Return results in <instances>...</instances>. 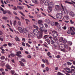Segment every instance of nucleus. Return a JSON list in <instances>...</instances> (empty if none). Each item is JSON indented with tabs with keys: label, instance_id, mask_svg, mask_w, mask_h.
I'll return each mask as SVG.
<instances>
[{
	"label": "nucleus",
	"instance_id": "0e129e2a",
	"mask_svg": "<svg viewBox=\"0 0 75 75\" xmlns=\"http://www.w3.org/2000/svg\"><path fill=\"white\" fill-rule=\"evenodd\" d=\"M47 54L48 56H50V55H51V53L50 52H48L47 53Z\"/></svg>",
	"mask_w": 75,
	"mask_h": 75
},
{
	"label": "nucleus",
	"instance_id": "f3484780",
	"mask_svg": "<svg viewBox=\"0 0 75 75\" xmlns=\"http://www.w3.org/2000/svg\"><path fill=\"white\" fill-rule=\"evenodd\" d=\"M49 36H50V35H46L44 36L43 38V39H46Z\"/></svg>",
	"mask_w": 75,
	"mask_h": 75
},
{
	"label": "nucleus",
	"instance_id": "a18cd8bd",
	"mask_svg": "<svg viewBox=\"0 0 75 75\" xmlns=\"http://www.w3.org/2000/svg\"><path fill=\"white\" fill-rule=\"evenodd\" d=\"M63 43L64 44H66L67 42V41L66 40H63Z\"/></svg>",
	"mask_w": 75,
	"mask_h": 75
},
{
	"label": "nucleus",
	"instance_id": "e433bc0d",
	"mask_svg": "<svg viewBox=\"0 0 75 75\" xmlns=\"http://www.w3.org/2000/svg\"><path fill=\"white\" fill-rule=\"evenodd\" d=\"M33 3H34L35 4H38V1L37 0H36L35 1H33Z\"/></svg>",
	"mask_w": 75,
	"mask_h": 75
},
{
	"label": "nucleus",
	"instance_id": "bb28decb",
	"mask_svg": "<svg viewBox=\"0 0 75 75\" xmlns=\"http://www.w3.org/2000/svg\"><path fill=\"white\" fill-rule=\"evenodd\" d=\"M40 0V3L41 4H43L44 3V1H45V0Z\"/></svg>",
	"mask_w": 75,
	"mask_h": 75
},
{
	"label": "nucleus",
	"instance_id": "ddd939ff",
	"mask_svg": "<svg viewBox=\"0 0 75 75\" xmlns=\"http://www.w3.org/2000/svg\"><path fill=\"white\" fill-rule=\"evenodd\" d=\"M23 32H24L25 34H27L28 33V30L26 28H24L23 29Z\"/></svg>",
	"mask_w": 75,
	"mask_h": 75
},
{
	"label": "nucleus",
	"instance_id": "864d4df0",
	"mask_svg": "<svg viewBox=\"0 0 75 75\" xmlns=\"http://www.w3.org/2000/svg\"><path fill=\"white\" fill-rule=\"evenodd\" d=\"M8 18L6 17H2V19L4 20H7Z\"/></svg>",
	"mask_w": 75,
	"mask_h": 75
},
{
	"label": "nucleus",
	"instance_id": "c9c22d12",
	"mask_svg": "<svg viewBox=\"0 0 75 75\" xmlns=\"http://www.w3.org/2000/svg\"><path fill=\"white\" fill-rule=\"evenodd\" d=\"M59 41L61 42H62L63 41V38H61L59 39Z\"/></svg>",
	"mask_w": 75,
	"mask_h": 75
},
{
	"label": "nucleus",
	"instance_id": "49530a36",
	"mask_svg": "<svg viewBox=\"0 0 75 75\" xmlns=\"http://www.w3.org/2000/svg\"><path fill=\"white\" fill-rule=\"evenodd\" d=\"M68 43L69 45H71L72 44V42H68Z\"/></svg>",
	"mask_w": 75,
	"mask_h": 75
},
{
	"label": "nucleus",
	"instance_id": "c03bdc74",
	"mask_svg": "<svg viewBox=\"0 0 75 75\" xmlns=\"http://www.w3.org/2000/svg\"><path fill=\"white\" fill-rule=\"evenodd\" d=\"M33 27L35 28H36V29H37V30H38V26L34 25Z\"/></svg>",
	"mask_w": 75,
	"mask_h": 75
},
{
	"label": "nucleus",
	"instance_id": "4c0bfd02",
	"mask_svg": "<svg viewBox=\"0 0 75 75\" xmlns=\"http://www.w3.org/2000/svg\"><path fill=\"white\" fill-rule=\"evenodd\" d=\"M18 25L19 26H21V22L20 21H19L18 23Z\"/></svg>",
	"mask_w": 75,
	"mask_h": 75
},
{
	"label": "nucleus",
	"instance_id": "4d7b16f0",
	"mask_svg": "<svg viewBox=\"0 0 75 75\" xmlns=\"http://www.w3.org/2000/svg\"><path fill=\"white\" fill-rule=\"evenodd\" d=\"M52 38L55 41H57V37H55L54 38Z\"/></svg>",
	"mask_w": 75,
	"mask_h": 75
},
{
	"label": "nucleus",
	"instance_id": "58836bf2",
	"mask_svg": "<svg viewBox=\"0 0 75 75\" xmlns=\"http://www.w3.org/2000/svg\"><path fill=\"white\" fill-rule=\"evenodd\" d=\"M16 55H17V57H19V58H21V57H22V56L21 55L19 54H16Z\"/></svg>",
	"mask_w": 75,
	"mask_h": 75
},
{
	"label": "nucleus",
	"instance_id": "6e6d98bb",
	"mask_svg": "<svg viewBox=\"0 0 75 75\" xmlns=\"http://www.w3.org/2000/svg\"><path fill=\"white\" fill-rule=\"evenodd\" d=\"M22 45L23 46V47H25V43L24 42H22Z\"/></svg>",
	"mask_w": 75,
	"mask_h": 75
},
{
	"label": "nucleus",
	"instance_id": "774afa93",
	"mask_svg": "<svg viewBox=\"0 0 75 75\" xmlns=\"http://www.w3.org/2000/svg\"><path fill=\"white\" fill-rule=\"evenodd\" d=\"M70 22L71 24H73L74 23L73 21H72V20H70Z\"/></svg>",
	"mask_w": 75,
	"mask_h": 75
},
{
	"label": "nucleus",
	"instance_id": "2f4dec72",
	"mask_svg": "<svg viewBox=\"0 0 75 75\" xmlns=\"http://www.w3.org/2000/svg\"><path fill=\"white\" fill-rule=\"evenodd\" d=\"M71 35H75V32L72 29V31H71Z\"/></svg>",
	"mask_w": 75,
	"mask_h": 75
},
{
	"label": "nucleus",
	"instance_id": "052dcab7",
	"mask_svg": "<svg viewBox=\"0 0 75 75\" xmlns=\"http://www.w3.org/2000/svg\"><path fill=\"white\" fill-rule=\"evenodd\" d=\"M8 45L9 47H11L12 45V44L9 42L8 44Z\"/></svg>",
	"mask_w": 75,
	"mask_h": 75
},
{
	"label": "nucleus",
	"instance_id": "7c9ffc66",
	"mask_svg": "<svg viewBox=\"0 0 75 75\" xmlns=\"http://www.w3.org/2000/svg\"><path fill=\"white\" fill-rule=\"evenodd\" d=\"M2 51H1V52L2 54H5L6 53V52H5V50L4 49H2Z\"/></svg>",
	"mask_w": 75,
	"mask_h": 75
},
{
	"label": "nucleus",
	"instance_id": "423d86ee",
	"mask_svg": "<svg viewBox=\"0 0 75 75\" xmlns=\"http://www.w3.org/2000/svg\"><path fill=\"white\" fill-rule=\"evenodd\" d=\"M69 13L70 16L72 17H74L75 16V14H74V13L71 11H69Z\"/></svg>",
	"mask_w": 75,
	"mask_h": 75
},
{
	"label": "nucleus",
	"instance_id": "69168bd1",
	"mask_svg": "<svg viewBox=\"0 0 75 75\" xmlns=\"http://www.w3.org/2000/svg\"><path fill=\"white\" fill-rule=\"evenodd\" d=\"M13 14H15V15H17V13H16V12L14 11H13Z\"/></svg>",
	"mask_w": 75,
	"mask_h": 75
},
{
	"label": "nucleus",
	"instance_id": "6ab92c4d",
	"mask_svg": "<svg viewBox=\"0 0 75 75\" xmlns=\"http://www.w3.org/2000/svg\"><path fill=\"white\" fill-rule=\"evenodd\" d=\"M30 36L31 37H34V33L33 32H31L30 34Z\"/></svg>",
	"mask_w": 75,
	"mask_h": 75
},
{
	"label": "nucleus",
	"instance_id": "7ed1b4c3",
	"mask_svg": "<svg viewBox=\"0 0 75 75\" xmlns=\"http://www.w3.org/2000/svg\"><path fill=\"white\" fill-rule=\"evenodd\" d=\"M59 23L57 21L52 22V26H56L58 27V26H59Z\"/></svg>",
	"mask_w": 75,
	"mask_h": 75
},
{
	"label": "nucleus",
	"instance_id": "f257e3e1",
	"mask_svg": "<svg viewBox=\"0 0 75 75\" xmlns=\"http://www.w3.org/2000/svg\"><path fill=\"white\" fill-rule=\"evenodd\" d=\"M39 26L40 27L39 28V30L41 32L44 33L45 34H47V30L45 29L44 28V26H43V24H42L43 21L41 20H39L38 21Z\"/></svg>",
	"mask_w": 75,
	"mask_h": 75
},
{
	"label": "nucleus",
	"instance_id": "bf43d9fd",
	"mask_svg": "<svg viewBox=\"0 0 75 75\" xmlns=\"http://www.w3.org/2000/svg\"><path fill=\"white\" fill-rule=\"evenodd\" d=\"M44 25H45V27H46V28H47L48 25H47V23H44Z\"/></svg>",
	"mask_w": 75,
	"mask_h": 75
},
{
	"label": "nucleus",
	"instance_id": "f8f14e48",
	"mask_svg": "<svg viewBox=\"0 0 75 75\" xmlns=\"http://www.w3.org/2000/svg\"><path fill=\"white\" fill-rule=\"evenodd\" d=\"M72 27H70V30H69L67 31V34H69L71 33V32H72Z\"/></svg>",
	"mask_w": 75,
	"mask_h": 75
},
{
	"label": "nucleus",
	"instance_id": "09e8293b",
	"mask_svg": "<svg viewBox=\"0 0 75 75\" xmlns=\"http://www.w3.org/2000/svg\"><path fill=\"white\" fill-rule=\"evenodd\" d=\"M13 10H17V7L15 6H14L13 8Z\"/></svg>",
	"mask_w": 75,
	"mask_h": 75
},
{
	"label": "nucleus",
	"instance_id": "6e6552de",
	"mask_svg": "<svg viewBox=\"0 0 75 75\" xmlns=\"http://www.w3.org/2000/svg\"><path fill=\"white\" fill-rule=\"evenodd\" d=\"M18 30L21 33H23V30L21 27H18Z\"/></svg>",
	"mask_w": 75,
	"mask_h": 75
},
{
	"label": "nucleus",
	"instance_id": "f704fd0d",
	"mask_svg": "<svg viewBox=\"0 0 75 75\" xmlns=\"http://www.w3.org/2000/svg\"><path fill=\"white\" fill-rule=\"evenodd\" d=\"M3 14H7V11L6 10H4L3 11Z\"/></svg>",
	"mask_w": 75,
	"mask_h": 75
},
{
	"label": "nucleus",
	"instance_id": "f03ea898",
	"mask_svg": "<svg viewBox=\"0 0 75 75\" xmlns=\"http://www.w3.org/2000/svg\"><path fill=\"white\" fill-rule=\"evenodd\" d=\"M56 17L58 19H61L62 18V14L61 13H58L56 15Z\"/></svg>",
	"mask_w": 75,
	"mask_h": 75
},
{
	"label": "nucleus",
	"instance_id": "a878e982",
	"mask_svg": "<svg viewBox=\"0 0 75 75\" xmlns=\"http://www.w3.org/2000/svg\"><path fill=\"white\" fill-rule=\"evenodd\" d=\"M65 3H68V4H73V3L71 2H70L67 1H64Z\"/></svg>",
	"mask_w": 75,
	"mask_h": 75
},
{
	"label": "nucleus",
	"instance_id": "b1692460",
	"mask_svg": "<svg viewBox=\"0 0 75 75\" xmlns=\"http://www.w3.org/2000/svg\"><path fill=\"white\" fill-rule=\"evenodd\" d=\"M19 62L22 67H24V64L21 61H19Z\"/></svg>",
	"mask_w": 75,
	"mask_h": 75
},
{
	"label": "nucleus",
	"instance_id": "1a4fd4ad",
	"mask_svg": "<svg viewBox=\"0 0 75 75\" xmlns=\"http://www.w3.org/2000/svg\"><path fill=\"white\" fill-rule=\"evenodd\" d=\"M37 38H38V39H41V38H42V32H41L39 35L37 37Z\"/></svg>",
	"mask_w": 75,
	"mask_h": 75
},
{
	"label": "nucleus",
	"instance_id": "9b49d317",
	"mask_svg": "<svg viewBox=\"0 0 75 75\" xmlns=\"http://www.w3.org/2000/svg\"><path fill=\"white\" fill-rule=\"evenodd\" d=\"M52 7H51V6H49L48 8L47 9L48 13H51V12L52 11Z\"/></svg>",
	"mask_w": 75,
	"mask_h": 75
},
{
	"label": "nucleus",
	"instance_id": "79ce46f5",
	"mask_svg": "<svg viewBox=\"0 0 75 75\" xmlns=\"http://www.w3.org/2000/svg\"><path fill=\"white\" fill-rule=\"evenodd\" d=\"M16 23H17V21H16V20H15L13 22V25H16Z\"/></svg>",
	"mask_w": 75,
	"mask_h": 75
},
{
	"label": "nucleus",
	"instance_id": "13d9d810",
	"mask_svg": "<svg viewBox=\"0 0 75 75\" xmlns=\"http://www.w3.org/2000/svg\"><path fill=\"white\" fill-rule=\"evenodd\" d=\"M56 58H60V55H57V56H56Z\"/></svg>",
	"mask_w": 75,
	"mask_h": 75
},
{
	"label": "nucleus",
	"instance_id": "a19ab883",
	"mask_svg": "<svg viewBox=\"0 0 75 75\" xmlns=\"http://www.w3.org/2000/svg\"><path fill=\"white\" fill-rule=\"evenodd\" d=\"M25 20L26 21L27 24H28V23H29L30 22V21H29V20H28L27 19H25Z\"/></svg>",
	"mask_w": 75,
	"mask_h": 75
},
{
	"label": "nucleus",
	"instance_id": "39448f33",
	"mask_svg": "<svg viewBox=\"0 0 75 75\" xmlns=\"http://www.w3.org/2000/svg\"><path fill=\"white\" fill-rule=\"evenodd\" d=\"M55 8L57 11H59L61 10V7L60 6L58 5H56L55 6Z\"/></svg>",
	"mask_w": 75,
	"mask_h": 75
},
{
	"label": "nucleus",
	"instance_id": "72a5a7b5",
	"mask_svg": "<svg viewBox=\"0 0 75 75\" xmlns=\"http://www.w3.org/2000/svg\"><path fill=\"white\" fill-rule=\"evenodd\" d=\"M46 41L47 43H48V44H50V40H49L48 39H47L46 40Z\"/></svg>",
	"mask_w": 75,
	"mask_h": 75
},
{
	"label": "nucleus",
	"instance_id": "9d476101",
	"mask_svg": "<svg viewBox=\"0 0 75 75\" xmlns=\"http://www.w3.org/2000/svg\"><path fill=\"white\" fill-rule=\"evenodd\" d=\"M49 6L51 7H54V4L53 2H51L49 4Z\"/></svg>",
	"mask_w": 75,
	"mask_h": 75
},
{
	"label": "nucleus",
	"instance_id": "de8ad7c7",
	"mask_svg": "<svg viewBox=\"0 0 75 75\" xmlns=\"http://www.w3.org/2000/svg\"><path fill=\"white\" fill-rule=\"evenodd\" d=\"M57 75H64V74L61 73V72H58L57 73Z\"/></svg>",
	"mask_w": 75,
	"mask_h": 75
},
{
	"label": "nucleus",
	"instance_id": "412c9836",
	"mask_svg": "<svg viewBox=\"0 0 75 75\" xmlns=\"http://www.w3.org/2000/svg\"><path fill=\"white\" fill-rule=\"evenodd\" d=\"M15 39L16 40V41H20V40L19 39V38L17 36H16V38H15Z\"/></svg>",
	"mask_w": 75,
	"mask_h": 75
},
{
	"label": "nucleus",
	"instance_id": "37998d69",
	"mask_svg": "<svg viewBox=\"0 0 75 75\" xmlns=\"http://www.w3.org/2000/svg\"><path fill=\"white\" fill-rule=\"evenodd\" d=\"M11 74H12V75H13L14 73H15V71L14 70H11Z\"/></svg>",
	"mask_w": 75,
	"mask_h": 75
},
{
	"label": "nucleus",
	"instance_id": "a211bd4d",
	"mask_svg": "<svg viewBox=\"0 0 75 75\" xmlns=\"http://www.w3.org/2000/svg\"><path fill=\"white\" fill-rule=\"evenodd\" d=\"M45 62L46 65H48L50 64V63H49V62H48V59H45Z\"/></svg>",
	"mask_w": 75,
	"mask_h": 75
},
{
	"label": "nucleus",
	"instance_id": "5fc2aeb1",
	"mask_svg": "<svg viewBox=\"0 0 75 75\" xmlns=\"http://www.w3.org/2000/svg\"><path fill=\"white\" fill-rule=\"evenodd\" d=\"M61 51H63V52H65V50H66L64 48V49H61Z\"/></svg>",
	"mask_w": 75,
	"mask_h": 75
},
{
	"label": "nucleus",
	"instance_id": "cd10ccee",
	"mask_svg": "<svg viewBox=\"0 0 75 75\" xmlns=\"http://www.w3.org/2000/svg\"><path fill=\"white\" fill-rule=\"evenodd\" d=\"M17 7L18 8L20 9V10H23V7L21 6H17Z\"/></svg>",
	"mask_w": 75,
	"mask_h": 75
},
{
	"label": "nucleus",
	"instance_id": "ea45409f",
	"mask_svg": "<svg viewBox=\"0 0 75 75\" xmlns=\"http://www.w3.org/2000/svg\"><path fill=\"white\" fill-rule=\"evenodd\" d=\"M50 42L51 44H54V41L52 40H51Z\"/></svg>",
	"mask_w": 75,
	"mask_h": 75
},
{
	"label": "nucleus",
	"instance_id": "8fccbe9b",
	"mask_svg": "<svg viewBox=\"0 0 75 75\" xmlns=\"http://www.w3.org/2000/svg\"><path fill=\"white\" fill-rule=\"evenodd\" d=\"M19 13L21 14V15H22V16H23L24 17H25V15L21 12L20 11Z\"/></svg>",
	"mask_w": 75,
	"mask_h": 75
},
{
	"label": "nucleus",
	"instance_id": "c85d7f7f",
	"mask_svg": "<svg viewBox=\"0 0 75 75\" xmlns=\"http://www.w3.org/2000/svg\"><path fill=\"white\" fill-rule=\"evenodd\" d=\"M21 61L23 62H26V60L24 58L21 59Z\"/></svg>",
	"mask_w": 75,
	"mask_h": 75
},
{
	"label": "nucleus",
	"instance_id": "473e14b6",
	"mask_svg": "<svg viewBox=\"0 0 75 75\" xmlns=\"http://www.w3.org/2000/svg\"><path fill=\"white\" fill-rule=\"evenodd\" d=\"M7 13L8 14L10 15L11 14V12L9 10L7 11Z\"/></svg>",
	"mask_w": 75,
	"mask_h": 75
},
{
	"label": "nucleus",
	"instance_id": "dca6fc26",
	"mask_svg": "<svg viewBox=\"0 0 75 75\" xmlns=\"http://www.w3.org/2000/svg\"><path fill=\"white\" fill-rule=\"evenodd\" d=\"M49 3H50V2L48 1H46L44 3L45 5V6L48 5V6H49Z\"/></svg>",
	"mask_w": 75,
	"mask_h": 75
},
{
	"label": "nucleus",
	"instance_id": "3c124183",
	"mask_svg": "<svg viewBox=\"0 0 75 75\" xmlns=\"http://www.w3.org/2000/svg\"><path fill=\"white\" fill-rule=\"evenodd\" d=\"M67 64L68 65H71L72 64V63H70L69 62H67Z\"/></svg>",
	"mask_w": 75,
	"mask_h": 75
},
{
	"label": "nucleus",
	"instance_id": "aec40b11",
	"mask_svg": "<svg viewBox=\"0 0 75 75\" xmlns=\"http://www.w3.org/2000/svg\"><path fill=\"white\" fill-rule=\"evenodd\" d=\"M54 47H55L56 49L57 50H59L60 48L59 47V46L58 45H55Z\"/></svg>",
	"mask_w": 75,
	"mask_h": 75
},
{
	"label": "nucleus",
	"instance_id": "393cba45",
	"mask_svg": "<svg viewBox=\"0 0 75 75\" xmlns=\"http://www.w3.org/2000/svg\"><path fill=\"white\" fill-rule=\"evenodd\" d=\"M64 47V45L62 44H60L59 46V47L61 49H62V48H63Z\"/></svg>",
	"mask_w": 75,
	"mask_h": 75
},
{
	"label": "nucleus",
	"instance_id": "0eeeda50",
	"mask_svg": "<svg viewBox=\"0 0 75 75\" xmlns=\"http://www.w3.org/2000/svg\"><path fill=\"white\" fill-rule=\"evenodd\" d=\"M33 33L35 35H36L37 36L38 35V31L37 30L34 29L33 30Z\"/></svg>",
	"mask_w": 75,
	"mask_h": 75
},
{
	"label": "nucleus",
	"instance_id": "4468645a",
	"mask_svg": "<svg viewBox=\"0 0 75 75\" xmlns=\"http://www.w3.org/2000/svg\"><path fill=\"white\" fill-rule=\"evenodd\" d=\"M69 19V16H65L63 17V19L64 20H67Z\"/></svg>",
	"mask_w": 75,
	"mask_h": 75
},
{
	"label": "nucleus",
	"instance_id": "680f3d73",
	"mask_svg": "<svg viewBox=\"0 0 75 75\" xmlns=\"http://www.w3.org/2000/svg\"><path fill=\"white\" fill-rule=\"evenodd\" d=\"M26 45L27 46H28V47H30V45L28 43H26Z\"/></svg>",
	"mask_w": 75,
	"mask_h": 75
},
{
	"label": "nucleus",
	"instance_id": "603ef678",
	"mask_svg": "<svg viewBox=\"0 0 75 75\" xmlns=\"http://www.w3.org/2000/svg\"><path fill=\"white\" fill-rule=\"evenodd\" d=\"M11 56V57H14L15 56V54H14L13 53H11L10 54Z\"/></svg>",
	"mask_w": 75,
	"mask_h": 75
},
{
	"label": "nucleus",
	"instance_id": "5701e85b",
	"mask_svg": "<svg viewBox=\"0 0 75 75\" xmlns=\"http://www.w3.org/2000/svg\"><path fill=\"white\" fill-rule=\"evenodd\" d=\"M64 48L66 50L68 48V45L67 44L65 45L64 46Z\"/></svg>",
	"mask_w": 75,
	"mask_h": 75
},
{
	"label": "nucleus",
	"instance_id": "338daca9",
	"mask_svg": "<svg viewBox=\"0 0 75 75\" xmlns=\"http://www.w3.org/2000/svg\"><path fill=\"white\" fill-rule=\"evenodd\" d=\"M22 40L23 42H25V38H23L22 39Z\"/></svg>",
	"mask_w": 75,
	"mask_h": 75
},
{
	"label": "nucleus",
	"instance_id": "20e7f679",
	"mask_svg": "<svg viewBox=\"0 0 75 75\" xmlns=\"http://www.w3.org/2000/svg\"><path fill=\"white\" fill-rule=\"evenodd\" d=\"M52 33H54L52 35V36L54 37H58V33H57V32L55 30H53L52 31Z\"/></svg>",
	"mask_w": 75,
	"mask_h": 75
},
{
	"label": "nucleus",
	"instance_id": "c756f323",
	"mask_svg": "<svg viewBox=\"0 0 75 75\" xmlns=\"http://www.w3.org/2000/svg\"><path fill=\"white\" fill-rule=\"evenodd\" d=\"M0 59L2 60H3L4 59H5V57L4 56H1L0 57Z\"/></svg>",
	"mask_w": 75,
	"mask_h": 75
},
{
	"label": "nucleus",
	"instance_id": "e2e57ef3",
	"mask_svg": "<svg viewBox=\"0 0 75 75\" xmlns=\"http://www.w3.org/2000/svg\"><path fill=\"white\" fill-rule=\"evenodd\" d=\"M16 54H21V52L20 51L18 52H16Z\"/></svg>",
	"mask_w": 75,
	"mask_h": 75
},
{
	"label": "nucleus",
	"instance_id": "2eb2a0df",
	"mask_svg": "<svg viewBox=\"0 0 75 75\" xmlns=\"http://www.w3.org/2000/svg\"><path fill=\"white\" fill-rule=\"evenodd\" d=\"M45 21L46 23H47L48 24H50V20L48 19H46L45 20Z\"/></svg>",
	"mask_w": 75,
	"mask_h": 75
},
{
	"label": "nucleus",
	"instance_id": "4be33fe9",
	"mask_svg": "<svg viewBox=\"0 0 75 75\" xmlns=\"http://www.w3.org/2000/svg\"><path fill=\"white\" fill-rule=\"evenodd\" d=\"M6 68H7L8 69H9L10 70H11V68H10V67L8 64L6 65Z\"/></svg>",
	"mask_w": 75,
	"mask_h": 75
}]
</instances>
